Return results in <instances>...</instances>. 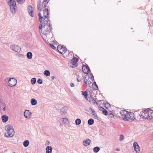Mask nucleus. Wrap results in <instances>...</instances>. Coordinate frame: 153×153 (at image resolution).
<instances>
[{
	"instance_id": "obj_1",
	"label": "nucleus",
	"mask_w": 153,
	"mask_h": 153,
	"mask_svg": "<svg viewBox=\"0 0 153 153\" xmlns=\"http://www.w3.org/2000/svg\"><path fill=\"white\" fill-rule=\"evenodd\" d=\"M153 113V111L148 108L143 111H142L139 114L141 117L143 119H147L149 120L153 118L151 114Z\"/></svg>"
},
{
	"instance_id": "obj_2",
	"label": "nucleus",
	"mask_w": 153,
	"mask_h": 153,
	"mask_svg": "<svg viewBox=\"0 0 153 153\" xmlns=\"http://www.w3.org/2000/svg\"><path fill=\"white\" fill-rule=\"evenodd\" d=\"M5 129L7 132L6 133L5 136L6 137H12L15 133L13 127L10 125H7L5 126Z\"/></svg>"
},
{
	"instance_id": "obj_3",
	"label": "nucleus",
	"mask_w": 153,
	"mask_h": 153,
	"mask_svg": "<svg viewBox=\"0 0 153 153\" xmlns=\"http://www.w3.org/2000/svg\"><path fill=\"white\" fill-rule=\"evenodd\" d=\"M52 29L51 25H45L43 27L42 30V33L47 36L51 33Z\"/></svg>"
},
{
	"instance_id": "obj_4",
	"label": "nucleus",
	"mask_w": 153,
	"mask_h": 153,
	"mask_svg": "<svg viewBox=\"0 0 153 153\" xmlns=\"http://www.w3.org/2000/svg\"><path fill=\"white\" fill-rule=\"evenodd\" d=\"M7 2L10 6V10L12 13H15L17 9L16 1L14 0H9L7 1Z\"/></svg>"
},
{
	"instance_id": "obj_5",
	"label": "nucleus",
	"mask_w": 153,
	"mask_h": 153,
	"mask_svg": "<svg viewBox=\"0 0 153 153\" xmlns=\"http://www.w3.org/2000/svg\"><path fill=\"white\" fill-rule=\"evenodd\" d=\"M5 81L7 82L9 85L10 87L15 86L17 82V80L13 78H8L5 79Z\"/></svg>"
},
{
	"instance_id": "obj_6",
	"label": "nucleus",
	"mask_w": 153,
	"mask_h": 153,
	"mask_svg": "<svg viewBox=\"0 0 153 153\" xmlns=\"http://www.w3.org/2000/svg\"><path fill=\"white\" fill-rule=\"evenodd\" d=\"M10 48L13 51L18 53L19 52L21 51V48L18 45H13L11 46Z\"/></svg>"
},
{
	"instance_id": "obj_7",
	"label": "nucleus",
	"mask_w": 153,
	"mask_h": 153,
	"mask_svg": "<svg viewBox=\"0 0 153 153\" xmlns=\"http://www.w3.org/2000/svg\"><path fill=\"white\" fill-rule=\"evenodd\" d=\"M57 108L60 111L62 114L65 113L66 112V107L62 105H59L58 107Z\"/></svg>"
},
{
	"instance_id": "obj_8",
	"label": "nucleus",
	"mask_w": 153,
	"mask_h": 153,
	"mask_svg": "<svg viewBox=\"0 0 153 153\" xmlns=\"http://www.w3.org/2000/svg\"><path fill=\"white\" fill-rule=\"evenodd\" d=\"M82 69L83 72L85 74H88V72L91 71L88 65H83Z\"/></svg>"
},
{
	"instance_id": "obj_9",
	"label": "nucleus",
	"mask_w": 153,
	"mask_h": 153,
	"mask_svg": "<svg viewBox=\"0 0 153 153\" xmlns=\"http://www.w3.org/2000/svg\"><path fill=\"white\" fill-rule=\"evenodd\" d=\"M88 75L89 78H88V80L87 85L91 84L94 80V76L92 73H91Z\"/></svg>"
},
{
	"instance_id": "obj_10",
	"label": "nucleus",
	"mask_w": 153,
	"mask_h": 153,
	"mask_svg": "<svg viewBox=\"0 0 153 153\" xmlns=\"http://www.w3.org/2000/svg\"><path fill=\"white\" fill-rule=\"evenodd\" d=\"M49 19V18H44L42 19V22H43V23L42 24H43L44 25H51L50 24Z\"/></svg>"
},
{
	"instance_id": "obj_11",
	"label": "nucleus",
	"mask_w": 153,
	"mask_h": 153,
	"mask_svg": "<svg viewBox=\"0 0 153 153\" xmlns=\"http://www.w3.org/2000/svg\"><path fill=\"white\" fill-rule=\"evenodd\" d=\"M134 113L133 112H129V121L131 122L135 119Z\"/></svg>"
},
{
	"instance_id": "obj_12",
	"label": "nucleus",
	"mask_w": 153,
	"mask_h": 153,
	"mask_svg": "<svg viewBox=\"0 0 153 153\" xmlns=\"http://www.w3.org/2000/svg\"><path fill=\"white\" fill-rule=\"evenodd\" d=\"M33 7L31 5H29L28 6L27 9L28 12L30 15L32 17H33L34 15L33 14V12L32 10Z\"/></svg>"
},
{
	"instance_id": "obj_13",
	"label": "nucleus",
	"mask_w": 153,
	"mask_h": 153,
	"mask_svg": "<svg viewBox=\"0 0 153 153\" xmlns=\"http://www.w3.org/2000/svg\"><path fill=\"white\" fill-rule=\"evenodd\" d=\"M133 147L134 149V150L136 151L137 153L138 152H139V146L138 144H137V143L136 142H134L133 144Z\"/></svg>"
},
{
	"instance_id": "obj_14",
	"label": "nucleus",
	"mask_w": 153,
	"mask_h": 153,
	"mask_svg": "<svg viewBox=\"0 0 153 153\" xmlns=\"http://www.w3.org/2000/svg\"><path fill=\"white\" fill-rule=\"evenodd\" d=\"M49 12L48 8L45 9L43 10V17L47 18H49L48 17Z\"/></svg>"
},
{
	"instance_id": "obj_15",
	"label": "nucleus",
	"mask_w": 153,
	"mask_h": 153,
	"mask_svg": "<svg viewBox=\"0 0 153 153\" xmlns=\"http://www.w3.org/2000/svg\"><path fill=\"white\" fill-rule=\"evenodd\" d=\"M31 114V112L28 110L25 111L24 112V115L26 118H28L30 117Z\"/></svg>"
},
{
	"instance_id": "obj_16",
	"label": "nucleus",
	"mask_w": 153,
	"mask_h": 153,
	"mask_svg": "<svg viewBox=\"0 0 153 153\" xmlns=\"http://www.w3.org/2000/svg\"><path fill=\"white\" fill-rule=\"evenodd\" d=\"M90 142L91 140L89 139H87L86 140L83 141V143L84 146H87L90 145Z\"/></svg>"
},
{
	"instance_id": "obj_17",
	"label": "nucleus",
	"mask_w": 153,
	"mask_h": 153,
	"mask_svg": "<svg viewBox=\"0 0 153 153\" xmlns=\"http://www.w3.org/2000/svg\"><path fill=\"white\" fill-rule=\"evenodd\" d=\"M46 153H52V148L51 146H47L46 149Z\"/></svg>"
},
{
	"instance_id": "obj_18",
	"label": "nucleus",
	"mask_w": 153,
	"mask_h": 153,
	"mask_svg": "<svg viewBox=\"0 0 153 153\" xmlns=\"http://www.w3.org/2000/svg\"><path fill=\"white\" fill-rule=\"evenodd\" d=\"M2 121L4 123H5L7 122L8 119V117L7 116L3 115L1 116Z\"/></svg>"
},
{
	"instance_id": "obj_19",
	"label": "nucleus",
	"mask_w": 153,
	"mask_h": 153,
	"mask_svg": "<svg viewBox=\"0 0 153 153\" xmlns=\"http://www.w3.org/2000/svg\"><path fill=\"white\" fill-rule=\"evenodd\" d=\"M67 50V49L65 47H63L61 50H60L59 52L62 54H64L66 53Z\"/></svg>"
},
{
	"instance_id": "obj_20",
	"label": "nucleus",
	"mask_w": 153,
	"mask_h": 153,
	"mask_svg": "<svg viewBox=\"0 0 153 153\" xmlns=\"http://www.w3.org/2000/svg\"><path fill=\"white\" fill-rule=\"evenodd\" d=\"M129 112L128 113V114H126L125 117H123V119L126 121H129Z\"/></svg>"
},
{
	"instance_id": "obj_21",
	"label": "nucleus",
	"mask_w": 153,
	"mask_h": 153,
	"mask_svg": "<svg viewBox=\"0 0 153 153\" xmlns=\"http://www.w3.org/2000/svg\"><path fill=\"white\" fill-rule=\"evenodd\" d=\"M49 0H45L42 3L44 8L47 7L48 6V3L49 2Z\"/></svg>"
},
{
	"instance_id": "obj_22",
	"label": "nucleus",
	"mask_w": 153,
	"mask_h": 153,
	"mask_svg": "<svg viewBox=\"0 0 153 153\" xmlns=\"http://www.w3.org/2000/svg\"><path fill=\"white\" fill-rule=\"evenodd\" d=\"M31 105H35L37 104V100L34 98H32L31 99L30 101Z\"/></svg>"
},
{
	"instance_id": "obj_23",
	"label": "nucleus",
	"mask_w": 153,
	"mask_h": 153,
	"mask_svg": "<svg viewBox=\"0 0 153 153\" xmlns=\"http://www.w3.org/2000/svg\"><path fill=\"white\" fill-rule=\"evenodd\" d=\"M89 78V75H86L84 77V82L86 85H87L88 80Z\"/></svg>"
},
{
	"instance_id": "obj_24",
	"label": "nucleus",
	"mask_w": 153,
	"mask_h": 153,
	"mask_svg": "<svg viewBox=\"0 0 153 153\" xmlns=\"http://www.w3.org/2000/svg\"><path fill=\"white\" fill-rule=\"evenodd\" d=\"M27 56L28 59H30L32 57V54L31 52H28L27 53Z\"/></svg>"
},
{
	"instance_id": "obj_25",
	"label": "nucleus",
	"mask_w": 153,
	"mask_h": 153,
	"mask_svg": "<svg viewBox=\"0 0 153 153\" xmlns=\"http://www.w3.org/2000/svg\"><path fill=\"white\" fill-rule=\"evenodd\" d=\"M29 142L28 140H27L25 141L23 143V145L25 147H27L29 144Z\"/></svg>"
},
{
	"instance_id": "obj_26",
	"label": "nucleus",
	"mask_w": 153,
	"mask_h": 153,
	"mask_svg": "<svg viewBox=\"0 0 153 153\" xmlns=\"http://www.w3.org/2000/svg\"><path fill=\"white\" fill-rule=\"evenodd\" d=\"M37 7L38 10H41L42 9L44 8L43 5L41 4V2H39L38 5L37 6Z\"/></svg>"
},
{
	"instance_id": "obj_27",
	"label": "nucleus",
	"mask_w": 153,
	"mask_h": 153,
	"mask_svg": "<svg viewBox=\"0 0 153 153\" xmlns=\"http://www.w3.org/2000/svg\"><path fill=\"white\" fill-rule=\"evenodd\" d=\"M44 74L46 76H50V72L48 70H46L44 71Z\"/></svg>"
},
{
	"instance_id": "obj_28",
	"label": "nucleus",
	"mask_w": 153,
	"mask_h": 153,
	"mask_svg": "<svg viewBox=\"0 0 153 153\" xmlns=\"http://www.w3.org/2000/svg\"><path fill=\"white\" fill-rule=\"evenodd\" d=\"M94 120L92 119H90L88 120V123L89 125H92L94 123Z\"/></svg>"
},
{
	"instance_id": "obj_29",
	"label": "nucleus",
	"mask_w": 153,
	"mask_h": 153,
	"mask_svg": "<svg viewBox=\"0 0 153 153\" xmlns=\"http://www.w3.org/2000/svg\"><path fill=\"white\" fill-rule=\"evenodd\" d=\"M81 120L80 119L77 118L75 120V123L76 125H79L81 123Z\"/></svg>"
},
{
	"instance_id": "obj_30",
	"label": "nucleus",
	"mask_w": 153,
	"mask_h": 153,
	"mask_svg": "<svg viewBox=\"0 0 153 153\" xmlns=\"http://www.w3.org/2000/svg\"><path fill=\"white\" fill-rule=\"evenodd\" d=\"M100 148L99 147H96L94 148L93 151L95 153H97L100 150Z\"/></svg>"
},
{
	"instance_id": "obj_31",
	"label": "nucleus",
	"mask_w": 153,
	"mask_h": 153,
	"mask_svg": "<svg viewBox=\"0 0 153 153\" xmlns=\"http://www.w3.org/2000/svg\"><path fill=\"white\" fill-rule=\"evenodd\" d=\"M0 103L1 105L3 106V110L4 111L5 110V104L3 102L2 100L0 99Z\"/></svg>"
},
{
	"instance_id": "obj_32",
	"label": "nucleus",
	"mask_w": 153,
	"mask_h": 153,
	"mask_svg": "<svg viewBox=\"0 0 153 153\" xmlns=\"http://www.w3.org/2000/svg\"><path fill=\"white\" fill-rule=\"evenodd\" d=\"M127 111L125 110H122L120 111V114L122 116L124 115V114L125 113H127Z\"/></svg>"
},
{
	"instance_id": "obj_33",
	"label": "nucleus",
	"mask_w": 153,
	"mask_h": 153,
	"mask_svg": "<svg viewBox=\"0 0 153 153\" xmlns=\"http://www.w3.org/2000/svg\"><path fill=\"white\" fill-rule=\"evenodd\" d=\"M38 16L39 17V21L41 23H43L42 22V19L44 18V17L42 16L41 14L40 13H38Z\"/></svg>"
},
{
	"instance_id": "obj_34",
	"label": "nucleus",
	"mask_w": 153,
	"mask_h": 153,
	"mask_svg": "<svg viewBox=\"0 0 153 153\" xmlns=\"http://www.w3.org/2000/svg\"><path fill=\"white\" fill-rule=\"evenodd\" d=\"M71 61L74 63H76V62L78 61V59L77 58L74 57L72 59Z\"/></svg>"
},
{
	"instance_id": "obj_35",
	"label": "nucleus",
	"mask_w": 153,
	"mask_h": 153,
	"mask_svg": "<svg viewBox=\"0 0 153 153\" xmlns=\"http://www.w3.org/2000/svg\"><path fill=\"white\" fill-rule=\"evenodd\" d=\"M36 79L35 78H33L31 79V83L32 85H34L36 82Z\"/></svg>"
},
{
	"instance_id": "obj_36",
	"label": "nucleus",
	"mask_w": 153,
	"mask_h": 153,
	"mask_svg": "<svg viewBox=\"0 0 153 153\" xmlns=\"http://www.w3.org/2000/svg\"><path fill=\"white\" fill-rule=\"evenodd\" d=\"M63 120L62 121L63 123H66V124H68V119L66 118H63L62 119Z\"/></svg>"
},
{
	"instance_id": "obj_37",
	"label": "nucleus",
	"mask_w": 153,
	"mask_h": 153,
	"mask_svg": "<svg viewBox=\"0 0 153 153\" xmlns=\"http://www.w3.org/2000/svg\"><path fill=\"white\" fill-rule=\"evenodd\" d=\"M105 107L106 108H108L111 107L110 104L108 102H107L105 103Z\"/></svg>"
},
{
	"instance_id": "obj_38",
	"label": "nucleus",
	"mask_w": 153,
	"mask_h": 153,
	"mask_svg": "<svg viewBox=\"0 0 153 153\" xmlns=\"http://www.w3.org/2000/svg\"><path fill=\"white\" fill-rule=\"evenodd\" d=\"M82 95L84 96L85 98L86 99V98L87 97V96H88L87 93L86 91H82Z\"/></svg>"
},
{
	"instance_id": "obj_39",
	"label": "nucleus",
	"mask_w": 153,
	"mask_h": 153,
	"mask_svg": "<svg viewBox=\"0 0 153 153\" xmlns=\"http://www.w3.org/2000/svg\"><path fill=\"white\" fill-rule=\"evenodd\" d=\"M25 0H16L20 4H22L24 3Z\"/></svg>"
},
{
	"instance_id": "obj_40",
	"label": "nucleus",
	"mask_w": 153,
	"mask_h": 153,
	"mask_svg": "<svg viewBox=\"0 0 153 153\" xmlns=\"http://www.w3.org/2000/svg\"><path fill=\"white\" fill-rule=\"evenodd\" d=\"M93 89L95 90H97L98 89V86L97 84L94 85L92 86Z\"/></svg>"
},
{
	"instance_id": "obj_41",
	"label": "nucleus",
	"mask_w": 153,
	"mask_h": 153,
	"mask_svg": "<svg viewBox=\"0 0 153 153\" xmlns=\"http://www.w3.org/2000/svg\"><path fill=\"white\" fill-rule=\"evenodd\" d=\"M102 114L105 116L107 115L108 114V111L105 109L103 111H102Z\"/></svg>"
},
{
	"instance_id": "obj_42",
	"label": "nucleus",
	"mask_w": 153,
	"mask_h": 153,
	"mask_svg": "<svg viewBox=\"0 0 153 153\" xmlns=\"http://www.w3.org/2000/svg\"><path fill=\"white\" fill-rule=\"evenodd\" d=\"M70 65L72 68H74L77 65L76 64V63H74L73 62H71V63Z\"/></svg>"
},
{
	"instance_id": "obj_43",
	"label": "nucleus",
	"mask_w": 153,
	"mask_h": 153,
	"mask_svg": "<svg viewBox=\"0 0 153 153\" xmlns=\"http://www.w3.org/2000/svg\"><path fill=\"white\" fill-rule=\"evenodd\" d=\"M63 47V46H61L60 45H59L57 47V49L58 51V52L60 51V50H61L62 48Z\"/></svg>"
},
{
	"instance_id": "obj_44",
	"label": "nucleus",
	"mask_w": 153,
	"mask_h": 153,
	"mask_svg": "<svg viewBox=\"0 0 153 153\" xmlns=\"http://www.w3.org/2000/svg\"><path fill=\"white\" fill-rule=\"evenodd\" d=\"M37 82L39 84H42V81L41 79L39 78L37 80Z\"/></svg>"
},
{
	"instance_id": "obj_45",
	"label": "nucleus",
	"mask_w": 153,
	"mask_h": 153,
	"mask_svg": "<svg viewBox=\"0 0 153 153\" xmlns=\"http://www.w3.org/2000/svg\"><path fill=\"white\" fill-rule=\"evenodd\" d=\"M43 25L41 24H39V29L41 30V31H42V30L43 27Z\"/></svg>"
},
{
	"instance_id": "obj_46",
	"label": "nucleus",
	"mask_w": 153,
	"mask_h": 153,
	"mask_svg": "<svg viewBox=\"0 0 153 153\" xmlns=\"http://www.w3.org/2000/svg\"><path fill=\"white\" fill-rule=\"evenodd\" d=\"M124 138V137L123 136V135H120V138H119V140L120 141H121L123 140Z\"/></svg>"
},
{
	"instance_id": "obj_47",
	"label": "nucleus",
	"mask_w": 153,
	"mask_h": 153,
	"mask_svg": "<svg viewBox=\"0 0 153 153\" xmlns=\"http://www.w3.org/2000/svg\"><path fill=\"white\" fill-rule=\"evenodd\" d=\"M91 102L94 104H96V105H97V103L96 101L94 100H92Z\"/></svg>"
},
{
	"instance_id": "obj_48",
	"label": "nucleus",
	"mask_w": 153,
	"mask_h": 153,
	"mask_svg": "<svg viewBox=\"0 0 153 153\" xmlns=\"http://www.w3.org/2000/svg\"><path fill=\"white\" fill-rule=\"evenodd\" d=\"M99 110L100 111H102H102H103L104 110H105V108H104L101 107H100L99 108Z\"/></svg>"
},
{
	"instance_id": "obj_49",
	"label": "nucleus",
	"mask_w": 153,
	"mask_h": 153,
	"mask_svg": "<svg viewBox=\"0 0 153 153\" xmlns=\"http://www.w3.org/2000/svg\"><path fill=\"white\" fill-rule=\"evenodd\" d=\"M109 117L111 118H114V115L112 113H110L108 114Z\"/></svg>"
},
{
	"instance_id": "obj_50",
	"label": "nucleus",
	"mask_w": 153,
	"mask_h": 153,
	"mask_svg": "<svg viewBox=\"0 0 153 153\" xmlns=\"http://www.w3.org/2000/svg\"><path fill=\"white\" fill-rule=\"evenodd\" d=\"M81 80V78L80 76H78L77 78V81L78 82H80Z\"/></svg>"
},
{
	"instance_id": "obj_51",
	"label": "nucleus",
	"mask_w": 153,
	"mask_h": 153,
	"mask_svg": "<svg viewBox=\"0 0 153 153\" xmlns=\"http://www.w3.org/2000/svg\"><path fill=\"white\" fill-rule=\"evenodd\" d=\"M51 47L53 49H56V47L53 45V44H50Z\"/></svg>"
},
{
	"instance_id": "obj_52",
	"label": "nucleus",
	"mask_w": 153,
	"mask_h": 153,
	"mask_svg": "<svg viewBox=\"0 0 153 153\" xmlns=\"http://www.w3.org/2000/svg\"><path fill=\"white\" fill-rule=\"evenodd\" d=\"M93 115L94 116L95 119H96L97 118V114H93Z\"/></svg>"
},
{
	"instance_id": "obj_53",
	"label": "nucleus",
	"mask_w": 153,
	"mask_h": 153,
	"mask_svg": "<svg viewBox=\"0 0 153 153\" xmlns=\"http://www.w3.org/2000/svg\"><path fill=\"white\" fill-rule=\"evenodd\" d=\"M86 99L87 100H88L89 101V102H91V100H91V99L90 98H89V99H88V98H87H87H86Z\"/></svg>"
},
{
	"instance_id": "obj_54",
	"label": "nucleus",
	"mask_w": 153,
	"mask_h": 153,
	"mask_svg": "<svg viewBox=\"0 0 153 153\" xmlns=\"http://www.w3.org/2000/svg\"><path fill=\"white\" fill-rule=\"evenodd\" d=\"M70 85L71 87H74L75 85L74 83H71L70 84Z\"/></svg>"
},
{
	"instance_id": "obj_55",
	"label": "nucleus",
	"mask_w": 153,
	"mask_h": 153,
	"mask_svg": "<svg viewBox=\"0 0 153 153\" xmlns=\"http://www.w3.org/2000/svg\"><path fill=\"white\" fill-rule=\"evenodd\" d=\"M54 78H55V77L54 76H52L51 77V81L53 80L54 79Z\"/></svg>"
},
{
	"instance_id": "obj_56",
	"label": "nucleus",
	"mask_w": 153,
	"mask_h": 153,
	"mask_svg": "<svg viewBox=\"0 0 153 153\" xmlns=\"http://www.w3.org/2000/svg\"><path fill=\"white\" fill-rule=\"evenodd\" d=\"M129 112L128 111H127V113H125V114H124V115L123 116V117H125V116H126V114H128V112Z\"/></svg>"
},
{
	"instance_id": "obj_57",
	"label": "nucleus",
	"mask_w": 153,
	"mask_h": 153,
	"mask_svg": "<svg viewBox=\"0 0 153 153\" xmlns=\"http://www.w3.org/2000/svg\"><path fill=\"white\" fill-rule=\"evenodd\" d=\"M91 111L92 112V115L93 114H95L94 113L95 112V111L94 110Z\"/></svg>"
},
{
	"instance_id": "obj_58",
	"label": "nucleus",
	"mask_w": 153,
	"mask_h": 153,
	"mask_svg": "<svg viewBox=\"0 0 153 153\" xmlns=\"http://www.w3.org/2000/svg\"><path fill=\"white\" fill-rule=\"evenodd\" d=\"M95 84H97L96 82H94L92 84V86L94 85H95Z\"/></svg>"
},
{
	"instance_id": "obj_59",
	"label": "nucleus",
	"mask_w": 153,
	"mask_h": 153,
	"mask_svg": "<svg viewBox=\"0 0 153 153\" xmlns=\"http://www.w3.org/2000/svg\"><path fill=\"white\" fill-rule=\"evenodd\" d=\"M89 110H90L91 111H92V110H93V108H89Z\"/></svg>"
},
{
	"instance_id": "obj_60",
	"label": "nucleus",
	"mask_w": 153,
	"mask_h": 153,
	"mask_svg": "<svg viewBox=\"0 0 153 153\" xmlns=\"http://www.w3.org/2000/svg\"><path fill=\"white\" fill-rule=\"evenodd\" d=\"M116 150L117 151H119L120 150V149L119 148H117V149H116Z\"/></svg>"
},
{
	"instance_id": "obj_61",
	"label": "nucleus",
	"mask_w": 153,
	"mask_h": 153,
	"mask_svg": "<svg viewBox=\"0 0 153 153\" xmlns=\"http://www.w3.org/2000/svg\"><path fill=\"white\" fill-rule=\"evenodd\" d=\"M13 153H15V152H13Z\"/></svg>"
}]
</instances>
